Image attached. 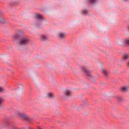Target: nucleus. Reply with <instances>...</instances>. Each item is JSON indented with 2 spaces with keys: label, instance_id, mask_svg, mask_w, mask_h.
I'll list each match as a JSON object with an SVG mask.
<instances>
[{
  "label": "nucleus",
  "instance_id": "6e6552de",
  "mask_svg": "<svg viewBox=\"0 0 129 129\" xmlns=\"http://www.w3.org/2000/svg\"><path fill=\"white\" fill-rule=\"evenodd\" d=\"M49 99H55V94L54 93L51 92H49Z\"/></svg>",
  "mask_w": 129,
  "mask_h": 129
},
{
  "label": "nucleus",
  "instance_id": "6ab92c4d",
  "mask_svg": "<svg viewBox=\"0 0 129 129\" xmlns=\"http://www.w3.org/2000/svg\"><path fill=\"white\" fill-rule=\"evenodd\" d=\"M9 5H10V6H14L15 3H14V2L10 1V2H9Z\"/></svg>",
  "mask_w": 129,
  "mask_h": 129
},
{
  "label": "nucleus",
  "instance_id": "9d476101",
  "mask_svg": "<svg viewBox=\"0 0 129 129\" xmlns=\"http://www.w3.org/2000/svg\"><path fill=\"white\" fill-rule=\"evenodd\" d=\"M41 41H43V42H45L48 40V37L46 36V35H41Z\"/></svg>",
  "mask_w": 129,
  "mask_h": 129
},
{
  "label": "nucleus",
  "instance_id": "b1692460",
  "mask_svg": "<svg viewBox=\"0 0 129 129\" xmlns=\"http://www.w3.org/2000/svg\"><path fill=\"white\" fill-rule=\"evenodd\" d=\"M127 66H129V61L127 62Z\"/></svg>",
  "mask_w": 129,
  "mask_h": 129
},
{
  "label": "nucleus",
  "instance_id": "2eb2a0df",
  "mask_svg": "<svg viewBox=\"0 0 129 129\" xmlns=\"http://www.w3.org/2000/svg\"><path fill=\"white\" fill-rule=\"evenodd\" d=\"M115 98L116 99H118V100H121V99H122V98H121V97H120V96H116Z\"/></svg>",
  "mask_w": 129,
  "mask_h": 129
},
{
  "label": "nucleus",
  "instance_id": "dca6fc26",
  "mask_svg": "<svg viewBox=\"0 0 129 129\" xmlns=\"http://www.w3.org/2000/svg\"><path fill=\"white\" fill-rule=\"evenodd\" d=\"M0 92L1 93H3V92H5V89L2 87H0Z\"/></svg>",
  "mask_w": 129,
  "mask_h": 129
},
{
  "label": "nucleus",
  "instance_id": "39448f33",
  "mask_svg": "<svg viewBox=\"0 0 129 129\" xmlns=\"http://www.w3.org/2000/svg\"><path fill=\"white\" fill-rule=\"evenodd\" d=\"M35 18L37 20H40V21H44L45 20V18H44V17L42 16V15L39 14V13H36L35 15Z\"/></svg>",
  "mask_w": 129,
  "mask_h": 129
},
{
  "label": "nucleus",
  "instance_id": "a211bd4d",
  "mask_svg": "<svg viewBox=\"0 0 129 129\" xmlns=\"http://www.w3.org/2000/svg\"><path fill=\"white\" fill-rule=\"evenodd\" d=\"M102 73H103L105 76H107V73H106V71H104V70H102Z\"/></svg>",
  "mask_w": 129,
  "mask_h": 129
},
{
  "label": "nucleus",
  "instance_id": "9b49d317",
  "mask_svg": "<svg viewBox=\"0 0 129 129\" xmlns=\"http://www.w3.org/2000/svg\"><path fill=\"white\" fill-rule=\"evenodd\" d=\"M64 94L67 95V96H70V95H72V92L70 91V90H67L64 92Z\"/></svg>",
  "mask_w": 129,
  "mask_h": 129
},
{
  "label": "nucleus",
  "instance_id": "ddd939ff",
  "mask_svg": "<svg viewBox=\"0 0 129 129\" xmlns=\"http://www.w3.org/2000/svg\"><path fill=\"white\" fill-rule=\"evenodd\" d=\"M50 82L51 84H52V85H54V79L53 78V77H52V76L50 77Z\"/></svg>",
  "mask_w": 129,
  "mask_h": 129
},
{
  "label": "nucleus",
  "instance_id": "393cba45",
  "mask_svg": "<svg viewBox=\"0 0 129 129\" xmlns=\"http://www.w3.org/2000/svg\"><path fill=\"white\" fill-rule=\"evenodd\" d=\"M125 2H126V1H128V0H124Z\"/></svg>",
  "mask_w": 129,
  "mask_h": 129
},
{
  "label": "nucleus",
  "instance_id": "aec40b11",
  "mask_svg": "<svg viewBox=\"0 0 129 129\" xmlns=\"http://www.w3.org/2000/svg\"><path fill=\"white\" fill-rule=\"evenodd\" d=\"M4 101V99L0 98V107L2 106V103Z\"/></svg>",
  "mask_w": 129,
  "mask_h": 129
},
{
  "label": "nucleus",
  "instance_id": "f03ea898",
  "mask_svg": "<svg viewBox=\"0 0 129 129\" xmlns=\"http://www.w3.org/2000/svg\"><path fill=\"white\" fill-rule=\"evenodd\" d=\"M82 69L83 71L90 77H92V76L90 74V71H88V67L86 66H82Z\"/></svg>",
  "mask_w": 129,
  "mask_h": 129
},
{
  "label": "nucleus",
  "instance_id": "1a4fd4ad",
  "mask_svg": "<svg viewBox=\"0 0 129 129\" xmlns=\"http://www.w3.org/2000/svg\"><path fill=\"white\" fill-rule=\"evenodd\" d=\"M129 58V54H124L123 57H122L121 61V62H124V61H125L127 59H128Z\"/></svg>",
  "mask_w": 129,
  "mask_h": 129
},
{
  "label": "nucleus",
  "instance_id": "412c9836",
  "mask_svg": "<svg viewBox=\"0 0 129 129\" xmlns=\"http://www.w3.org/2000/svg\"><path fill=\"white\" fill-rule=\"evenodd\" d=\"M83 14L84 15H86V14H87V11H86V10H84V11H83Z\"/></svg>",
  "mask_w": 129,
  "mask_h": 129
},
{
  "label": "nucleus",
  "instance_id": "7ed1b4c3",
  "mask_svg": "<svg viewBox=\"0 0 129 129\" xmlns=\"http://www.w3.org/2000/svg\"><path fill=\"white\" fill-rule=\"evenodd\" d=\"M17 114L25 120H28V119H29V116L25 113H22L20 112H17Z\"/></svg>",
  "mask_w": 129,
  "mask_h": 129
},
{
  "label": "nucleus",
  "instance_id": "5701e85b",
  "mask_svg": "<svg viewBox=\"0 0 129 129\" xmlns=\"http://www.w3.org/2000/svg\"><path fill=\"white\" fill-rule=\"evenodd\" d=\"M11 72L12 74H14V71H11Z\"/></svg>",
  "mask_w": 129,
  "mask_h": 129
},
{
  "label": "nucleus",
  "instance_id": "f3484780",
  "mask_svg": "<svg viewBox=\"0 0 129 129\" xmlns=\"http://www.w3.org/2000/svg\"><path fill=\"white\" fill-rule=\"evenodd\" d=\"M90 4H94L97 0H89Z\"/></svg>",
  "mask_w": 129,
  "mask_h": 129
},
{
  "label": "nucleus",
  "instance_id": "0eeeda50",
  "mask_svg": "<svg viewBox=\"0 0 129 129\" xmlns=\"http://www.w3.org/2000/svg\"><path fill=\"white\" fill-rule=\"evenodd\" d=\"M117 44L118 46H123L125 45L124 39H119L117 41Z\"/></svg>",
  "mask_w": 129,
  "mask_h": 129
},
{
  "label": "nucleus",
  "instance_id": "f257e3e1",
  "mask_svg": "<svg viewBox=\"0 0 129 129\" xmlns=\"http://www.w3.org/2000/svg\"><path fill=\"white\" fill-rule=\"evenodd\" d=\"M17 34L14 36V38L15 40L19 39L18 44L20 46H27L31 42V39L25 35L23 31L19 30L17 31Z\"/></svg>",
  "mask_w": 129,
  "mask_h": 129
},
{
  "label": "nucleus",
  "instance_id": "20e7f679",
  "mask_svg": "<svg viewBox=\"0 0 129 129\" xmlns=\"http://www.w3.org/2000/svg\"><path fill=\"white\" fill-rule=\"evenodd\" d=\"M4 15V12L0 11V24H6L7 23L6 19L3 17Z\"/></svg>",
  "mask_w": 129,
  "mask_h": 129
},
{
  "label": "nucleus",
  "instance_id": "f8f14e48",
  "mask_svg": "<svg viewBox=\"0 0 129 129\" xmlns=\"http://www.w3.org/2000/svg\"><path fill=\"white\" fill-rule=\"evenodd\" d=\"M120 91L122 92H126V91H127V88H126L125 86L122 87L121 88Z\"/></svg>",
  "mask_w": 129,
  "mask_h": 129
},
{
  "label": "nucleus",
  "instance_id": "4be33fe9",
  "mask_svg": "<svg viewBox=\"0 0 129 129\" xmlns=\"http://www.w3.org/2000/svg\"><path fill=\"white\" fill-rule=\"evenodd\" d=\"M36 26L37 28H40V25L36 24Z\"/></svg>",
  "mask_w": 129,
  "mask_h": 129
},
{
  "label": "nucleus",
  "instance_id": "423d86ee",
  "mask_svg": "<svg viewBox=\"0 0 129 129\" xmlns=\"http://www.w3.org/2000/svg\"><path fill=\"white\" fill-rule=\"evenodd\" d=\"M57 37L60 39H65L66 37V34L63 32H59L57 33Z\"/></svg>",
  "mask_w": 129,
  "mask_h": 129
},
{
  "label": "nucleus",
  "instance_id": "4468645a",
  "mask_svg": "<svg viewBox=\"0 0 129 129\" xmlns=\"http://www.w3.org/2000/svg\"><path fill=\"white\" fill-rule=\"evenodd\" d=\"M125 45H129V39H124Z\"/></svg>",
  "mask_w": 129,
  "mask_h": 129
}]
</instances>
